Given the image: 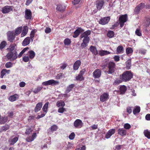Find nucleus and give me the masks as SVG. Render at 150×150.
<instances>
[{"instance_id": "f257e3e1", "label": "nucleus", "mask_w": 150, "mask_h": 150, "mask_svg": "<svg viewBox=\"0 0 150 150\" xmlns=\"http://www.w3.org/2000/svg\"><path fill=\"white\" fill-rule=\"evenodd\" d=\"M133 73L131 71H127L124 72L120 76V79H117L113 83L116 85L122 82H127L130 81L133 77Z\"/></svg>"}, {"instance_id": "f03ea898", "label": "nucleus", "mask_w": 150, "mask_h": 150, "mask_svg": "<svg viewBox=\"0 0 150 150\" xmlns=\"http://www.w3.org/2000/svg\"><path fill=\"white\" fill-rule=\"evenodd\" d=\"M105 64L102 66V67L105 68L107 67L108 70L107 71L108 74H112L113 73L115 69L116 64L115 63L113 62L110 61L107 62V61H105Z\"/></svg>"}, {"instance_id": "7ed1b4c3", "label": "nucleus", "mask_w": 150, "mask_h": 150, "mask_svg": "<svg viewBox=\"0 0 150 150\" xmlns=\"http://www.w3.org/2000/svg\"><path fill=\"white\" fill-rule=\"evenodd\" d=\"M127 19L128 16L127 14L122 15L120 16L118 21L121 28H122L123 26L125 23L127 21Z\"/></svg>"}, {"instance_id": "20e7f679", "label": "nucleus", "mask_w": 150, "mask_h": 150, "mask_svg": "<svg viewBox=\"0 0 150 150\" xmlns=\"http://www.w3.org/2000/svg\"><path fill=\"white\" fill-rule=\"evenodd\" d=\"M17 52L15 51L13 52L11 51L8 53L6 55V57L10 60H13L17 58Z\"/></svg>"}, {"instance_id": "39448f33", "label": "nucleus", "mask_w": 150, "mask_h": 150, "mask_svg": "<svg viewBox=\"0 0 150 150\" xmlns=\"http://www.w3.org/2000/svg\"><path fill=\"white\" fill-rule=\"evenodd\" d=\"M83 125V123L80 119L76 120L74 122V125L76 128H80Z\"/></svg>"}, {"instance_id": "423d86ee", "label": "nucleus", "mask_w": 150, "mask_h": 150, "mask_svg": "<svg viewBox=\"0 0 150 150\" xmlns=\"http://www.w3.org/2000/svg\"><path fill=\"white\" fill-rule=\"evenodd\" d=\"M104 3V0H98L96 2V7L98 10H100L103 7Z\"/></svg>"}, {"instance_id": "0eeeda50", "label": "nucleus", "mask_w": 150, "mask_h": 150, "mask_svg": "<svg viewBox=\"0 0 150 150\" xmlns=\"http://www.w3.org/2000/svg\"><path fill=\"white\" fill-rule=\"evenodd\" d=\"M66 6L64 4H59L57 5V11L63 13L65 11Z\"/></svg>"}, {"instance_id": "6e6552de", "label": "nucleus", "mask_w": 150, "mask_h": 150, "mask_svg": "<svg viewBox=\"0 0 150 150\" xmlns=\"http://www.w3.org/2000/svg\"><path fill=\"white\" fill-rule=\"evenodd\" d=\"M84 30L81 27H79L74 33L73 37L74 38H76L79 36L80 33L83 32Z\"/></svg>"}, {"instance_id": "1a4fd4ad", "label": "nucleus", "mask_w": 150, "mask_h": 150, "mask_svg": "<svg viewBox=\"0 0 150 150\" xmlns=\"http://www.w3.org/2000/svg\"><path fill=\"white\" fill-rule=\"evenodd\" d=\"M110 20V17L109 16L103 17L100 20L99 23L102 25H105L108 23Z\"/></svg>"}, {"instance_id": "9d476101", "label": "nucleus", "mask_w": 150, "mask_h": 150, "mask_svg": "<svg viewBox=\"0 0 150 150\" xmlns=\"http://www.w3.org/2000/svg\"><path fill=\"white\" fill-rule=\"evenodd\" d=\"M56 84V81L54 80H50L47 81L43 82L42 83V84L44 86H48L51 85L53 86Z\"/></svg>"}, {"instance_id": "9b49d317", "label": "nucleus", "mask_w": 150, "mask_h": 150, "mask_svg": "<svg viewBox=\"0 0 150 150\" xmlns=\"http://www.w3.org/2000/svg\"><path fill=\"white\" fill-rule=\"evenodd\" d=\"M101 71L100 69H96L93 72V76L95 79L99 78L101 76Z\"/></svg>"}, {"instance_id": "f8f14e48", "label": "nucleus", "mask_w": 150, "mask_h": 150, "mask_svg": "<svg viewBox=\"0 0 150 150\" xmlns=\"http://www.w3.org/2000/svg\"><path fill=\"white\" fill-rule=\"evenodd\" d=\"M12 10V8L11 6H6L2 8V12L3 13H9Z\"/></svg>"}, {"instance_id": "ddd939ff", "label": "nucleus", "mask_w": 150, "mask_h": 150, "mask_svg": "<svg viewBox=\"0 0 150 150\" xmlns=\"http://www.w3.org/2000/svg\"><path fill=\"white\" fill-rule=\"evenodd\" d=\"M115 131L116 130L115 129H110L106 134L105 137L106 139L109 138L112 135L114 134L115 132Z\"/></svg>"}, {"instance_id": "4468645a", "label": "nucleus", "mask_w": 150, "mask_h": 150, "mask_svg": "<svg viewBox=\"0 0 150 150\" xmlns=\"http://www.w3.org/2000/svg\"><path fill=\"white\" fill-rule=\"evenodd\" d=\"M8 39L10 42H13L15 38L13 33L9 31L7 33Z\"/></svg>"}, {"instance_id": "2eb2a0df", "label": "nucleus", "mask_w": 150, "mask_h": 150, "mask_svg": "<svg viewBox=\"0 0 150 150\" xmlns=\"http://www.w3.org/2000/svg\"><path fill=\"white\" fill-rule=\"evenodd\" d=\"M109 95L106 93H104L100 96V100L102 102L106 101L108 98Z\"/></svg>"}, {"instance_id": "dca6fc26", "label": "nucleus", "mask_w": 150, "mask_h": 150, "mask_svg": "<svg viewBox=\"0 0 150 150\" xmlns=\"http://www.w3.org/2000/svg\"><path fill=\"white\" fill-rule=\"evenodd\" d=\"M25 17L26 19H30L32 17L31 13L29 9H26L25 12Z\"/></svg>"}, {"instance_id": "f3484780", "label": "nucleus", "mask_w": 150, "mask_h": 150, "mask_svg": "<svg viewBox=\"0 0 150 150\" xmlns=\"http://www.w3.org/2000/svg\"><path fill=\"white\" fill-rule=\"evenodd\" d=\"M81 62L79 60L76 61L73 65V69L74 70H77L81 65Z\"/></svg>"}, {"instance_id": "a211bd4d", "label": "nucleus", "mask_w": 150, "mask_h": 150, "mask_svg": "<svg viewBox=\"0 0 150 150\" xmlns=\"http://www.w3.org/2000/svg\"><path fill=\"white\" fill-rule=\"evenodd\" d=\"M118 134L122 136H125L127 134V131L123 128H119L118 129Z\"/></svg>"}, {"instance_id": "6ab92c4d", "label": "nucleus", "mask_w": 150, "mask_h": 150, "mask_svg": "<svg viewBox=\"0 0 150 150\" xmlns=\"http://www.w3.org/2000/svg\"><path fill=\"white\" fill-rule=\"evenodd\" d=\"M30 37H27L24 39L22 42V45L25 46L28 45L30 42Z\"/></svg>"}, {"instance_id": "aec40b11", "label": "nucleus", "mask_w": 150, "mask_h": 150, "mask_svg": "<svg viewBox=\"0 0 150 150\" xmlns=\"http://www.w3.org/2000/svg\"><path fill=\"white\" fill-rule=\"evenodd\" d=\"M42 102L38 103L36 105L34 109V111L35 112H37L39 111L42 107Z\"/></svg>"}, {"instance_id": "412c9836", "label": "nucleus", "mask_w": 150, "mask_h": 150, "mask_svg": "<svg viewBox=\"0 0 150 150\" xmlns=\"http://www.w3.org/2000/svg\"><path fill=\"white\" fill-rule=\"evenodd\" d=\"M37 135L36 133H33L31 137H28L26 138V140L27 142H30L34 140L36 138Z\"/></svg>"}, {"instance_id": "4be33fe9", "label": "nucleus", "mask_w": 150, "mask_h": 150, "mask_svg": "<svg viewBox=\"0 0 150 150\" xmlns=\"http://www.w3.org/2000/svg\"><path fill=\"white\" fill-rule=\"evenodd\" d=\"M18 137H16L14 138H10L9 139V142L11 145H13L15 144L18 139Z\"/></svg>"}, {"instance_id": "5701e85b", "label": "nucleus", "mask_w": 150, "mask_h": 150, "mask_svg": "<svg viewBox=\"0 0 150 150\" xmlns=\"http://www.w3.org/2000/svg\"><path fill=\"white\" fill-rule=\"evenodd\" d=\"M120 92L121 94H124L127 90V88L125 85L120 86L119 88Z\"/></svg>"}, {"instance_id": "b1692460", "label": "nucleus", "mask_w": 150, "mask_h": 150, "mask_svg": "<svg viewBox=\"0 0 150 150\" xmlns=\"http://www.w3.org/2000/svg\"><path fill=\"white\" fill-rule=\"evenodd\" d=\"M126 68L127 70H129L131 68V59H128L126 62Z\"/></svg>"}, {"instance_id": "393cba45", "label": "nucleus", "mask_w": 150, "mask_h": 150, "mask_svg": "<svg viewBox=\"0 0 150 150\" xmlns=\"http://www.w3.org/2000/svg\"><path fill=\"white\" fill-rule=\"evenodd\" d=\"M18 98V96L16 94H15L10 96L8 98V100L11 101L13 102L16 100Z\"/></svg>"}, {"instance_id": "a878e982", "label": "nucleus", "mask_w": 150, "mask_h": 150, "mask_svg": "<svg viewBox=\"0 0 150 150\" xmlns=\"http://www.w3.org/2000/svg\"><path fill=\"white\" fill-rule=\"evenodd\" d=\"M91 33V31L90 30H87L83 33L80 36L81 39H82L84 37L88 36Z\"/></svg>"}, {"instance_id": "bb28decb", "label": "nucleus", "mask_w": 150, "mask_h": 150, "mask_svg": "<svg viewBox=\"0 0 150 150\" xmlns=\"http://www.w3.org/2000/svg\"><path fill=\"white\" fill-rule=\"evenodd\" d=\"M75 86V85L74 84H72L69 85L65 91L66 93H68L70 92L73 89V88Z\"/></svg>"}, {"instance_id": "cd10ccee", "label": "nucleus", "mask_w": 150, "mask_h": 150, "mask_svg": "<svg viewBox=\"0 0 150 150\" xmlns=\"http://www.w3.org/2000/svg\"><path fill=\"white\" fill-rule=\"evenodd\" d=\"M28 31V27L27 26H24L23 27V30L21 34V37H24L27 34Z\"/></svg>"}, {"instance_id": "c85d7f7f", "label": "nucleus", "mask_w": 150, "mask_h": 150, "mask_svg": "<svg viewBox=\"0 0 150 150\" xmlns=\"http://www.w3.org/2000/svg\"><path fill=\"white\" fill-rule=\"evenodd\" d=\"M124 49L123 47L121 45L119 46L117 48L116 50V54H120L123 52Z\"/></svg>"}, {"instance_id": "c756f323", "label": "nucleus", "mask_w": 150, "mask_h": 150, "mask_svg": "<svg viewBox=\"0 0 150 150\" xmlns=\"http://www.w3.org/2000/svg\"><path fill=\"white\" fill-rule=\"evenodd\" d=\"M91 51L94 54L96 55L98 53L96 48L93 46H91L90 47Z\"/></svg>"}, {"instance_id": "7c9ffc66", "label": "nucleus", "mask_w": 150, "mask_h": 150, "mask_svg": "<svg viewBox=\"0 0 150 150\" xmlns=\"http://www.w3.org/2000/svg\"><path fill=\"white\" fill-rule=\"evenodd\" d=\"M140 111V108L139 106H136L135 108L134 109L133 112L134 115L139 113Z\"/></svg>"}, {"instance_id": "2f4dec72", "label": "nucleus", "mask_w": 150, "mask_h": 150, "mask_svg": "<svg viewBox=\"0 0 150 150\" xmlns=\"http://www.w3.org/2000/svg\"><path fill=\"white\" fill-rule=\"evenodd\" d=\"M114 33L113 31L109 30L107 33V36L109 38H111L114 37Z\"/></svg>"}, {"instance_id": "473e14b6", "label": "nucleus", "mask_w": 150, "mask_h": 150, "mask_svg": "<svg viewBox=\"0 0 150 150\" xmlns=\"http://www.w3.org/2000/svg\"><path fill=\"white\" fill-rule=\"evenodd\" d=\"M29 58L31 59L34 58L35 56V53L33 50H30L28 52Z\"/></svg>"}, {"instance_id": "72a5a7b5", "label": "nucleus", "mask_w": 150, "mask_h": 150, "mask_svg": "<svg viewBox=\"0 0 150 150\" xmlns=\"http://www.w3.org/2000/svg\"><path fill=\"white\" fill-rule=\"evenodd\" d=\"M22 27L21 26L18 28L16 30L15 33V35H18L21 33V31L22 30Z\"/></svg>"}, {"instance_id": "f704fd0d", "label": "nucleus", "mask_w": 150, "mask_h": 150, "mask_svg": "<svg viewBox=\"0 0 150 150\" xmlns=\"http://www.w3.org/2000/svg\"><path fill=\"white\" fill-rule=\"evenodd\" d=\"M9 126L8 125H6L0 128V132H2L3 131H6L8 129Z\"/></svg>"}, {"instance_id": "c9c22d12", "label": "nucleus", "mask_w": 150, "mask_h": 150, "mask_svg": "<svg viewBox=\"0 0 150 150\" xmlns=\"http://www.w3.org/2000/svg\"><path fill=\"white\" fill-rule=\"evenodd\" d=\"M71 40L68 38L65 39L64 41V43L65 45H69L71 43Z\"/></svg>"}, {"instance_id": "e433bc0d", "label": "nucleus", "mask_w": 150, "mask_h": 150, "mask_svg": "<svg viewBox=\"0 0 150 150\" xmlns=\"http://www.w3.org/2000/svg\"><path fill=\"white\" fill-rule=\"evenodd\" d=\"M65 105L64 102L62 100H61L59 101H58L57 102V106L58 107H63Z\"/></svg>"}, {"instance_id": "4c0bfd02", "label": "nucleus", "mask_w": 150, "mask_h": 150, "mask_svg": "<svg viewBox=\"0 0 150 150\" xmlns=\"http://www.w3.org/2000/svg\"><path fill=\"white\" fill-rule=\"evenodd\" d=\"M144 134L146 137L149 139H150V132L147 129L145 130L144 131Z\"/></svg>"}, {"instance_id": "58836bf2", "label": "nucleus", "mask_w": 150, "mask_h": 150, "mask_svg": "<svg viewBox=\"0 0 150 150\" xmlns=\"http://www.w3.org/2000/svg\"><path fill=\"white\" fill-rule=\"evenodd\" d=\"M110 53V52L107 50H102L100 52V54L101 56H104L105 55H108Z\"/></svg>"}, {"instance_id": "ea45409f", "label": "nucleus", "mask_w": 150, "mask_h": 150, "mask_svg": "<svg viewBox=\"0 0 150 150\" xmlns=\"http://www.w3.org/2000/svg\"><path fill=\"white\" fill-rule=\"evenodd\" d=\"M133 50L132 48L128 47L126 49V53L127 54H130L132 53L133 52Z\"/></svg>"}, {"instance_id": "a19ab883", "label": "nucleus", "mask_w": 150, "mask_h": 150, "mask_svg": "<svg viewBox=\"0 0 150 150\" xmlns=\"http://www.w3.org/2000/svg\"><path fill=\"white\" fill-rule=\"evenodd\" d=\"M76 80L77 81H81L84 79V77L79 74L76 77Z\"/></svg>"}, {"instance_id": "79ce46f5", "label": "nucleus", "mask_w": 150, "mask_h": 150, "mask_svg": "<svg viewBox=\"0 0 150 150\" xmlns=\"http://www.w3.org/2000/svg\"><path fill=\"white\" fill-rule=\"evenodd\" d=\"M67 66V63H64L60 64L58 67H59V68L60 69L64 70L66 68Z\"/></svg>"}, {"instance_id": "37998d69", "label": "nucleus", "mask_w": 150, "mask_h": 150, "mask_svg": "<svg viewBox=\"0 0 150 150\" xmlns=\"http://www.w3.org/2000/svg\"><path fill=\"white\" fill-rule=\"evenodd\" d=\"M10 71L9 70H7L6 69H4L1 71V76L2 74H3V75H5L6 73L8 74L9 73Z\"/></svg>"}, {"instance_id": "c03bdc74", "label": "nucleus", "mask_w": 150, "mask_h": 150, "mask_svg": "<svg viewBox=\"0 0 150 150\" xmlns=\"http://www.w3.org/2000/svg\"><path fill=\"white\" fill-rule=\"evenodd\" d=\"M83 42L88 44L90 38L88 36L83 37Z\"/></svg>"}, {"instance_id": "a18cd8bd", "label": "nucleus", "mask_w": 150, "mask_h": 150, "mask_svg": "<svg viewBox=\"0 0 150 150\" xmlns=\"http://www.w3.org/2000/svg\"><path fill=\"white\" fill-rule=\"evenodd\" d=\"M146 27H148L150 25V17H147L146 18Z\"/></svg>"}, {"instance_id": "49530a36", "label": "nucleus", "mask_w": 150, "mask_h": 150, "mask_svg": "<svg viewBox=\"0 0 150 150\" xmlns=\"http://www.w3.org/2000/svg\"><path fill=\"white\" fill-rule=\"evenodd\" d=\"M48 104L49 103L48 102H46L42 108V110L44 111L47 112Z\"/></svg>"}, {"instance_id": "de8ad7c7", "label": "nucleus", "mask_w": 150, "mask_h": 150, "mask_svg": "<svg viewBox=\"0 0 150 150\" xmlns=\"http://www.w3.org/2000/svg\"><path fill=\"white\" fill-rule=\"evenodd\" d=\"M5 66L7 68H11L13 66V63L10 62H7L5 64Z\"/></svg>"}, {"instance_id": "09e8293b", "label": "nucleus", "mask_w": 150, "mask_h": 150, "mask_svg": "<svg viewBox=\"0 0 150 150\" xmlns=\"http://www.w3.org/2000/svg\"><path fill=\"white\" fill-rule=\"evenodd\" d=\"M140 9H141L139 8V7L138 6H136L134 10V14H138L140 10Z\"/></svg>"}, {"instance_id": "8fccbe9b", "label": "nucleus", "mask_w": 150, "mask_h": 150, "mask_svg": "<svg viewBox=\"0 0 150 150\" xmlns=\"http://www.w3.org/2000/svg\"><path fill=\"white\" fill-rule=\"evenodd\" d=\"M6 45V42L5 41H2L0 45V48L1 49H3Z\"/></svg>"}, {"instance_id": "3c124183", "label": "nucleus", "mask_w": 150, "mask_h": 150, "mask_svg": "<svg viewBox=\"0 0 150 150\" xmlns=\"http://www.w3.org/2000/svg\"><path fill=\"white\" fill-rule=\"evenodd\" d=\"M75 136V133L74 132H72L69 135V138L71 140H73L74 139Z\"/></svg>"}, {"instance_id": "603ef678", "label": "nucleus", "mask_w": 150, "mask_h": 150, "mask_svg": "<svg viewBox=\"0 0 150 150\" xmlns=\"http://www.w3.org/2000/svg\"><path fill=\"white\" fill-rule=\"evenodd\" d=\"M42 88V87H38L37 88H36L33 91L34 93H36L39 92Z\"/></svg>"}, {"instance_id": "864d4df0", "label": "nucleus", "mask_w": 150, "mask_h": 150, "mask_svg": "<svg viewBox=\"0 0 150 150\" xmlns=\"http://www.w3.org/2000/svg\"><path fill=\"white\" fill-rule=\"evenodd\" d=\"M135 34L139 36L142 35L141 32L140 30L138 29H137L135 31Z\"/></svg>"}, {"instance_id": "5fc2aeb1", "label": "nucleus", "mask_w": 150, "mask_h": 150, "mask_svg": "<svg viewBox=\"0 0 150 150\" xmlns=\"http://www.w3.org/2000/svg\"><path fill=\"white\" fill-rule=\"evenodd\" d=\"M124 127L125 129H129L131 127L129 124L126 123L124 125Z\"/></svg>"}, {"instance_id": "6e6d98bb", "label": "nucleus", "mask_w": 150, "mask_h": 150, "mask_svg": "<svg viewBox=\"0 0 150 150\" xmlns=\"http://www.w3.org/2000/svg\"><path fill=\"white\" fill-rule=\"evenodd\" d=\"M32 129L30 128H28L26 129L25 133L26 134H29L32 131Z\"/></svg>"}, {"instance_id": "4d7b16f0", "label": "nucleus", "mask_w": 150, "mask_h": 150, "mask_svg": "<svg viewBox=\"0 0 150 150\" xmlns=\"http://www.w3.org/2000/svg\"><path fill=\"white\" fill-rule=\"evenodd\" d=\"M65 111H66L65 108L63 107L59 108L58 110V112L59 113H63Z\"/></svg>"}, {"instance_id": "13d9d810", "label": "nucleus", "mask_w": 150, "mask_h": 150, "mask_svg": "<svg viewBox=\"0 0 150 150\" xmlns=\"http://www.w3.org/2000/svg\"><path fill=\"white\" fill-rule=\"evenodd\" d=\"M1 120L3 121V122H7L8 120V117L6 116L2 117L1 118Z\"/></svg>"}, {"instance_id": "bf43d9fd", "label": "nucleus", "mask_w": 150, "mask_h": 150, "mask_svg": "<svg viewBox=\"0 0 150 150\" xmlns=\"http://www.w3.org/2000/svg\"><path fill=\"white\" fill-rule=\"evenodd\" d=\"M23 59L24 62H27L29 60V58L28 56H24L23 57Z\"/></svg>"}, {"instance_id": "052dcab7", "label": "nucleus", "mask_w": 150, "mask_h": 150, "mask_svg": "<svg viewBox=\"0 0 150 150\" xmlns=\"http://www.w3.org/2000/svg\"><path fill=\"white\" fill-rule=\"evenodd\" d=\"M120 56L118 55H115L113 57L114 60L116 62H118L120 61Z\"/></svg>"}, {"instance_id": "680f3d73", "label": "nucleus", "mask_w": 150, "mask_h": 150, "mask_svg": "<svg viewBox=\"0 0 150 150\" xmlns=\"http://www.w3.org/2000/svg\"><path fill=\"white\" fill-rule=\"evenodd\" d=\"M35 36V32L34 30H32L30 34V36L32 40H33V38Z\"/></svg>"}, {"instance_id": "e2e57ef3", "label": "nucleus", "mask_w": 150, "mask_h": 150, "mask_svg": "<svg viewBox=\"0 0 150 150\" xmlns=\"http://www.w3.org/2000/svg\"><path fill=\"white\" fill-rule=\"evenodd\" d=\"M86 71V70L85 69H83L81 70L80 71L79 73V74L83 76V75L84 74L85 72Z\"/></svg>"}, {"instance_id": "0e129e2a", "label": "nucleus", "mask_w": 150, "mask_h": 150, "mask_svg": "<svg viewBox=\"0 0 150 150\" xmlns=\"http://www.w3.org/2000/svg\"><path fill=\"white\" fill-rule=\"evenodd\" d=\"M16 46V45L13 44L11 45L10 46V49L11 51L13 50L15 48V46Z\"/></svg>"}, {"instance_id": "69168bd1", "label": "nucleus", "mask_w": 150, "mask_h": 150, "mask_svg": "<svg viewBox=\"0 0 150 150\" xmlns=\"http://www.w3.org/2000/svg\"><path fill=\"white\" fill-rule=\"evenodd\" d=\"M25 82L22 81L20 83L19 85L20 87H23L25 86Z\"/></svg>"}, {"instance_id": "338daca9", "label": "nucleus", "mask_w": 150, "mask_h": 150, "mask_svg": "<svg viewBox=\"0 0 150 150\" xmlns=\"http://www.w3.org/2000/svg\"><path fill=\"white\" fill-rule=\"evenodd\" d=\"M50 129L52 132L56 131V126L55 125H54L51 127Z\"/></svg>"}, {"instance_id": "774afa93", "label": "nucleus", "mask_w": 150, "mask_h": 150, "mask_svg": "<svg viewBox=\"0 0 150 150\" xmlns=\"http://www.w3.org/2000/svg\"><path fill=\"white\" fill-rule=\"evenodd\" d=\"M145 4L144 3H141L139 4L138 6L139 7V8H142L145 7Z\"/></svg>"}]
</instances>
